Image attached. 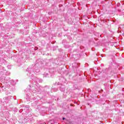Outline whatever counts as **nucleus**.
I'll list each match as a JSON object with an SVG mask.
<instances>
[{
    "label": "nucleus",
    "instance_id": "2",
    "mask_svg": "<svg viewBox=\"0 0 124 124\" xmlns=\"http://www.w3.org/2000/svg\"><path fill=\"white\" fill-rule=\"evenodd\" d=\"M24 121V124H26L28 122V120L26 118L23 117L22 122Z\"/></svg>",
    "mask_w": 124,
    "mask_h": 124
},
{
    "label": "nucleus",
    "instance_id": "1",
    "mask_svg": "<svg viewBox=\"0 0 124 124\" xmlns=\"http://www.w3.org/2000/svg\"><path fill=\"white\" fill-rule=\"evenodd\" d=\"M18 122L19 123H20V124H25V121H23V117L19 118Z\"/></svg>",
    "mask_w": 124,
    "mask_h": 124
},
{
    "label": "nucleus",
    "instance_id": "3",
    "mask_svg": "<svg viewBox=\"0 0 124 124\" xmlns=\"http://www.w3.org/2000/svg\"><path fill=\"white\" fill-rule=\"evenodd\" d=\"M63 120H65V118H63Z\"/></svg>",
    "mask_w": 124,
    "mask_h": 124
}]
</instances>
